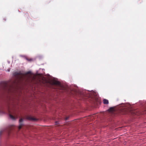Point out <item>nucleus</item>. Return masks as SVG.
Here are the masks:
<instances>
[{
	"mask_svg": "<svg viewBox=\"0 0 146 146\" xmlns=\"http://www.w3.org/2000/svg\"><path fill=\"white\" fill-rule=\"evenodd\" d=\"M23 119H20L19 120V129H21L22 126L23 125L22 122L23 121Z\"/></svg>",
	"mask_w": 146,
	"mask_h": 146,
	"instance_id": "nucleus-1",
	"label": "nucleus"
},
{
	"mask_svg": "<svg viewBox=\"0 0 146 146\" xmlns=\"http://www.w3.org/2000/svg\"><path fill=\"white\" fill-rule=\"evenodd\" d=\"M22 74H23L21 71L19 72H13V75L14 76H16L19 75H22Z\"/></svg>",
	"mask_w": 146,
	"mask_h": 146,
	"instance_id": "nucleus-2",
	"label": "nucleus"
},
{
	"mask_svg": "<svg viewBox=\"0 0 146 146\" xmlns=\"http://www.w3.org/2000/svg\"><path fill=\"white\" fill-rule=\"evenodd\" d=\"M53 84L58 85H60V83L58 81H53Z\"/></svg>",
	"mask_w": 146,
	"mask_h": 146,
	"instance_id": "nucleus-3",
	"label": "nucleus"
},
{
	"mask_svg": "<svg viewBox=\"0 0 146 146\" xmlns=\"http://www.w3.org/2000/svg\"><path fill=\"white\" fill-rule=\"evenodd\" d=\"M103 103L104 104H108L109 103L108 100L106 99H104L103 100Z\"/></svg>",
	"mask_w": 146,
	"mask_h": 146,
	"instance_id": "nucleus-4",
	"label": "nucleus"
},
{
	"mask_svg": "<svg viewBox=\"0 0 146 146\" xmlns=\"http://www.w3.org/2000/svg\"><path fill=\"white\" fill-rule=\"evenodd\" d=\"M27 119L30 120H36V119L35 118L31 117H27Z\"/></svg>",
	"mask_w": 146,
	"mask_h": 146,
	"instance_id": "nucleus-5",
	"label": "nucleus"
},
{
	"mask_svg": "<svg viewBox=\"0 0 146 146\" xmlns=\"http://www.w3.org/2000/svg\"><path fill=\"white\" fill-rule=\"evenodd\" d=\"M10 118L13 120H15V117L12 115L9 114V115Z\"/></svg>",
	"mask_w": 146,
	"mask_h": 146,
	"instance_id": "nucleus-6",
	"label": "nucleus"
},
{
	"mask_svg": "<svg viewBox=\"0 0 146 146\" xmlns=\"http://www.w3.org/2000/svg\"><path fill=\"white\" fill-rule=\"evenodd\" d=\"M31 72L30 71H28L26 73V74H30L31 73Z\"/></svg>",
	"mask_w": 146,
	"mask_h": 146,
	"instance_id": "nucleus-7",
	"label": "nucleus"
},
{
	"mask_svg": "<svg viewBox=\"0 0 146 146\" xmlns=\"http://www.w3.org/2000/svg\"><path fill=\"white\" fill-rule=\"evenodd\" d=\"M21 56L24 57L27 60H29L28 59V58H27V57L26 56Z\"/></svg>",
	"mask_w": 146,
	"mask_h": 146,
	"instance_id": "nucleus-8",
	"label": "nucleus"
},
{
	"mask_svg": "<svg viewBox=\"0 0 146 146\" xmlns=\"http://www.w3.org/2000/svg\"><path fill=\"white\" fill-rule=\"evenodd\" d=\"M2 131H0V136H1V133H2Z\"/></svg>",
	"mask_w": 146,
	"mask_h": 146,
	"instance_id": "nucleus-9",
	"label": "nucleus"
},
{
	"mask_svg": "<svg viewBox=\"0 0 146 146\" xmlns=\"http://www.w3.org/2000/svg\"><path fill=\"white\" fill-rule=\"evenodd\" d=\"M8 71L9 72L10 71V70H8Z\"/></svg>",
	"mask_w": 146,
	"mask_h": 146,
	"instance_id": "nucleus-10",
	"label": "nucleus"
},
{
	"mask_svg": "<svg viewBox=\"0 0 146 146\" xmlns=\"http://www.w3.org/2000/svg\"><path fill=\"white\" fill-rule=\"evenodd\" d=\"M57 122H56V124H58L57 123Z\"/></svg>",
	"mask_w": 146,
	"mask_h": 146,
	"instance_id": "nucleus-11",
	"label": "nucleus"
}]
</instances>
